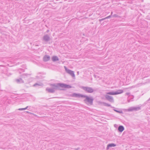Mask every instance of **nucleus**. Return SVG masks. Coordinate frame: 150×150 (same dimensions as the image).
Returning <instances> with one entry per match:
<instances>
[{
  "mask_svg": "<svg viewBox=\"0 0 150 150\" xmlns=\"http://www.w3.org/2000/svg\"><path fill=\"white\" fill-rule=\"evenodd\" d=\"M123 92V91L121 90H118L117 92H115V93H117V94H120Z\"/></svg>",
  "mask_w": 150,
  "mask_h": 150,
  "instance_id": "10",
  "label": "nucleus"
},
{
  "mask_svg": "<svg viewBox=\"0 0 150 150\" xmlns=\"http://www.w3.org/2000/svg\"><path fill=\"white\" fill-rule=\"evenodd\" d=\"M52 60L53 61H56L58 60V58L56 56H53L52 58Z\"/></svg>",
  "mask_w": 150,
  "mask_h": 150,
  "instance_id": "7",
  "label": "nucleus"
},
{
  "mask_svg": "<svg viewBox=\"0 0 150 150\" xmlns=\"http://www.w3.org/2000/svg\"><path fill=\"white\" fill-rule=\"evenodd\" d=\"M50 57L49 56L46 55L44 57L43 60L45 62L47 61L50 59Z\"/></svg>",
  "mask_w": 150,
  "mask_h": 150,
  "instance_id": "5",
  "label": "nucleus"
},
{
  "mask_svg": "<svg viewBox=\"0 0 150 150\" xmlns=\"http://www.w3.org/2000/svg\"><path fill=\"white\" fill-rule=\"evenodd\" d=\"M85 96V97H85L86 98L85 100L88 101V102L91 103H92L93 102V99L92 98H90L87 96Z\"/></svg>",
  "mask_w": 150,
  "mask_h": 150,
  "instance_id": "4",
  "label": "nucleus"
},
{
  "mask_svg": "<svg viewBox=\"0 0 150 150\" xmlns=\"http://www.w3.org/2000/svg\"><path fill=\"white\" fill-rule=\"evenodd\" d=\"M117 93H115V92H110L107 93L108 94H110L112 95H117Z\"/></svg>",
  "mask_w": 150,
  "mask_h": 150,
  "instance_id": "12",
  "label": "nucleus"
},
{
  "mask_svg": "<svg viewBox=\"0 0 150 150\" xmlns=\"http://www.w3.org/2000/svg\"><path fill=\"white\" fill-rule=\"evenodd\" d=\"M26 109V108H21V109H19V110H25V109Z\"/></svg>",
  "mask_w": 150,
  "mask_h": 150,
  "instance_id": "13",
  "label": "nucleus"
},
{
  "mask_svg": "<svg viewBox=\"0 0 150 150\" xmlns=\"http://www.w3.org/2000/svg\"><path fill=\"white\" fill-rule=\"evenodd\" d=\"M47 90H48L49 91V90H51V89H47Z\"/></svg>",
  "mask_w": 150,
  "mask_h": 150,
  "instance_id": "14",
  "label": "nucleus"
},
{
  "mask_svg": "<svg viewBox=\"0 0 150 150\" xmlns=\"http://www.w3.org/2000/svg\"><path fill=\"white\" fill-rule=\"evenodd\" d=\"M71 86L64 84H58L54 86L53 88L55 89L63 90L65 88H71Z\"/></svg>",
  "mask_w": 150,
  "mask_h": 150,
  "instance_id": "1",
  "label": "nucleus"
},
{
  "mask_svg": "<svg viewBox=\"0 0 150 150\" xmlns=\"http://www.w3.org/2000/svg\"><path fill=\"white\" fill-rule=\"evenodd\" d=\"M83 89L85 91H86L88 93H91L93 92V90L91 88L83 87Z\"/></svg>",
  "mask_w": 150,
  "mask_h": 150,
  "instance_id": "2",
  "label": "nucleus"
},
{
  "mask_svg": "<svg viewBox=\"0 0 150 150\" xmlns=\"http://www.w3.org/2000/svg\"><path fill=\"white\" fill-rule=\"evenodd\" d=\"M106 98L108 100H110L112 99V98L110 96L106 95L105 96Z\"/></svg>",
  "mask_w": 150,
  "mask_h": 150,
  "instance_id": "11",
  "label": "nucleus"
},
{
  "mask_svg": "<svg viewBox=\"0 0 150 150\" xmlns=\"http://www.w3.org/2000/svg\"><path fill=\"white\" fill-rule=\"evenodd\" d=\"M119 131L120 132H122L124 130V128L122 126H120L118 128Z\"/></svg>",
  "mask_w": 150,
  "mask_h": 150,
  "instance_id": "6",
  "label": "nucleus"
},
{
  "mask_svg": "<svg viewBox=\"0 0 150 150\" xmlns=\"http://www.w3.org/2000/svg\"><path fill=\"white\" fill-rule=\"evenodd\" d=\"M72 96L73 97H85V96L82 95L81 94H76V93H74L72 95Z\"/></svg>",
  "mask_w": 150,
  "mask_h": 150,
  "instance_id": "3",
  "label": "nucleus"
},
{
  "mask_svg": "<svg viewBox=\"0 0 150 150\" xmlns=\"http://www.w3.org/2000/svg\"><path fill=\"white\" fill-rule=\"evenodd\" d=\"M67 73L70 74L72 76H74V74L73 71L69 70H67Z\"/></svg>",
  "mask_w": 150,
  "mask_h": 150,
  "instance_id": "8",
  "label": "nucleus"
},
{
  "mask_svg": "<svg viewBox=\"0 0 150 150\" xmlns=\"http://www.w3.org/2000/svg\"><path fill=\"white\" fill-rule=\"evenodd\" d=\"M115 146V145L114 144H108L107 146V148L108 149L110 147H114Z\"/></svg>",
  "mask_w": 150,
  "mask_h": 150,
  "instance_id": "9",
  "label": "nucleus"
}]
</instances>
